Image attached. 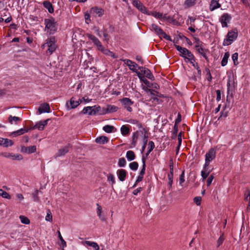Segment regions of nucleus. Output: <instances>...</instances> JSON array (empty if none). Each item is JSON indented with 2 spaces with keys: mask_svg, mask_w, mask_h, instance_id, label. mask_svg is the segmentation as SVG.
<instances>
[{
  "mask_svg": "<svg viewBox=\"0 0 250 250\" xmlns=\"http://www.w3.org/2000/svg\"><path fill=\"white\" fill-rule=\"evenodd\" d=\"M147 133L144 130L137 131L132 136V146L134 147L138 143H140L145 146L147 142Z\"/></svg>",
  "mask_w": 250,
  "mask_h": 250,
  "instance_id": "obj_1",
  "label": "nucleus"
},
{
  "mask_svg": "<svg viewBox=\"0 0 250 250\" xmlns=\"http://www.w3.org/2000/svg\"><path fill=\"white\" fill-rule=\"evenodd\" d=\"M42 47L44 49H46V54L47 56L51 55L57 48L56 41L55 37H51L48 38Z\"/></svg>",
  "mask_w": 250,
  "mask_h": 250,
  "instance_id": "obj_2",
  "label": "nucleus"
},
{
  "mask_svg": "<svg viewBox=\"0 0 250 250\" xmlns=\"http://www.w3.org/2000/svg\"><path fill=\"white\" fill-rule=\"evenodd\" d=\"M238 35V31L236 28L229 31L223 41V45L228 46L232 44L237 39Z\"/></svg>",
  "mask_w": 250,
  "mask_h": 250,
  "instance_id": "obj_3",
  "label": "nucleus"
},
{
  "mask_svg": "<svg viewBox=\"0 0 250 250\" xmlns=\"http://www.w3.org/2000/svg\"><path fill=\"white\" fill-rule=\"evenodd\" d=\"M82 103V100L80 98L77 99L75 97H72L69 102L66 103V107L67 110L76 108Z\"/></svg>",
  "mask_w": 250,
  "mask_h": 250,
  "instance_id": "obj_4",
  "label": "nucleus"
},
{
  "mask_svg": "<svg viewBox=\"0 0 250 250\" xmlns=\"http://www.w3.org/2000/svg\"><path fill=\"white\" fill-rule=\"evenodd\" d=\"M150 29L154 31L160 37H163L167 40H170V37L167 35L157 25L155 24H152Z\"/></svg>",
  "mask_w": 250,
  "mask_h": 250,
  "instance_id": "obj_5",
  "label": "nucleus"
},
{
  "mask_svg": "<svg viewBox=\"0 0 250 250\" xmlns=\"http://www.w3.org/2000/svg\"><path fill=\"white\" fill-rule=\"evenodd\" d=\"M101 109V107L99 105H94L93 106H86L83 110V113L84 114H88V115H94L99 112Z\"/></svg>",
  "mask_w": 250,
  "mask_h": 250,
  "instance_id": "obj_6",
  "label": "nucleus"
},
{
  "mask_svg": "<svg viewBox=\"0 0 250 250\" xmlns=\"http://www.w3.org/2000/svg\"><path fill=\"white\" fill-rule=\"evenodd\" d=\"M45 28L51 32H54L57 30V23L53 18L45 19L44 20Z\"/></svg>",
  "mask_w": 250,
  "mask_h": 250,
  "instance_id": "obj_7",
  "label": "nucleus"
},
{
  "mask_svg": "<svg viewBox=\"0 0 250 250\" xmlns=\"http://www.w3.org/2000/svg\"><path fill=\"white\" fill-rule=\"evenodd\" d=\"M132 4L136 7L137 9L141 11L142 13L150 15L149 12L147 10L146 8L143 4V3L138 0H132Z\"/></svg>",
  "mask_w": 250,
  "mask_h": 250,
  "instance_id": "obj_8",
  "label": "nucleus"
},
{
  "mask_svg": "<svg viewBox=\"0 0 250 250\" xmlns=\"http://www.w3.org/2000/svg\"><path fill=\"white\" fill-rule=\"evenodd\" d=\"M120 102L124 107L126 109L127 111L130 112L132 111L131 106L133 104L134 102L129 98H124L120 100Z\"/></svg>",
  "mask_w": 250,
  "mask_h": 250,
  "instance_id": "obj_9",
  "label": "nucleus"
},
{
  "mask_svg": "<svg viewBox=\"0 0 250 250\" xmlns=\"http://www.w3.org/2000/svg\"><path fill=\"white\" fill-rule=\"evenodd\" d=\"M231 20V17L229 14L225 13L223 14L219 19V21L221 23L222 27L223 28L228 27V24L229 23Z\"/></svg>",
  "mask_w": 250,
  "mask_h": 250,
  "instance_id": "obj_10",
  "label": "nucleus"
},
{
  "mask_svg": "<svg viewBox=\"0 0 250 250\" xmlns=\"http://www.w3.org/2000/svg\"><path fill=\"white\" fill-rule=\"evenodd\" d=\"M90 14L94 17H102L104 14V10L101 8L96 6L92 7L90 10Z\"/></svg>",
  "mask_w": 250,
  "mask_h": 250,
  "instance_id": "obj_11",
  "label": "nucleus"
},
{
  "mask_svg": "<svg viewBox=\"0 0 250 250\" xmlns=\"http://www.w3.org/2000/svg\"><path fill=\"white\" fill-rule=\"evenodd\" d=\"M123 61L128 66L129 68L131 70L135 72H137V68L138 67V65L136 63L128 59L123 60Z\"/></svg>",
  "mask_w": 250,
  "mask_h": 250,
  "instance_id": "obj_12",
  "label": "nucleus"
},
{
  "mask_svg": "<svg viewBox=\"0 0 250 250\" xmlns=\"http://www.w3.org/2000/svg\"><path fill=\"white\" fill-rule=\"evenodd\" d=\"M118 107L117 106L111 104H108L103 108V114L110 113L116 112L118 110Z\"/></svg>",
  "mask_w": 250,
  "mask_h": 250,
  "instance_id": "obj_13",
  "label": "nucleus"
},
{
  "mask_svg": "<svg viewBox=\"0 0 250 250\" xmlns=\"http://www.w3.org/2000/svg\"><path fill=\"white\" fill-rule=\"evenodd\" d=\"M13 142L10 139L7 138H3L0 137V146L5 147H8L9 146H11L13 145Z\"/></svg>",
  "mask_w": 250,
  "mask_h": 250,
  "instance_id": "obj_14",
  "label": "nucleus"
},
{
  "mask_svg": "<svg viewBox=\"0 0 250 250\" xmlns=\"http://www.w3.org/2000/svg\"><path fill=\"white\" fill-rule=\"evenodd\" d=\"M39 114L42 113H50V108L48 104L44 103L42 104L38 109Z\"/></svg>",
  "mask_w": 250,
  "mask_h": 250,
  "instance_id": "obj_15",
  "label": "nucleus"
},
{
  "mask_svg": "<svg viewBox=\"0 0 250 250\" xmlns=\"http://www.w3.org/2000/svg\"><path fill=\"white\" fill-rule=\"evenodd\" d=\"M216 156V151L214 148H211L206 154L205 160L211 162L215 158Z\"/></svg>",
  "mask_w": 250,
  "mask_h": 250,
  "instance_id": "obj_16",
  "label": "nucleus"
},
{
  "mask_svg": "<svg viewBox=\"0 0 250 250\" xmlns=\"http://www.w3.org/2000/svg\"><path fill=\"white\" fill-rule=\"evenodd\" d=\"M28 131V129H24V128H21L17 131L11 132L9 134V136H10L11 137H16L18 136L22 135V134H24L25 133L27 132Z\"/></svg>",
  "mask_w": 250,
  "mask_h": 250,
  "instance_id": "obj_17",
  "label": "nucleus"
},
{
  "mask_svg": "<svg viewBox=\"0 0 250 250\" xmlns=\"http://www.w3.org/2000/svg\"><path fill=\"white\" fill-rule=\"evenodd\" d=\"M87 37L89 39L91 40L94 44L97 46L98 49L102 48V45L101 42L95 36L91 34H88L87 35Z\"/></svg>",
  "mask_w": 250,
  "mask_h": 250,
  "instance_id": "obj_18",
  "label": "nucleus"
},
{
  "mask_svg": "<svg viewBox=\"0 0 250 250\" xmlns=\"http://www.w3.org/2000/svg\"><path fill=\"white\" fill-rule=\"evenodd\" d=\"M195 47L196 48V50L197 51L201 54L204 58L205 59H207V56H206V49L204 48L202 45H200L199 44H196L195 46Z\"/></svg>",
  "mask_w": 250,
  "mask_h": 250,
  "instance_id": "obj_19",
  "label": "nucleus"
},
{
  "mask_svg": "<svg viewBox=\"0 0 250 250\" xmlns=\"http://www.w3.org/2000/svg\"><path fill=\"white\" fill-rule=\"evenodd\" d=\"M6 158H10L13 160H21L23 157L20 154L8 153L5 155Z\"/></svg>",
  "mask_w": 250,
  "mask_h": 250,
  "instance_id": "obj_20",
  "label": "nucleus"
},
{
  "mask_svg": "<svg viewBox=\"0 0 250 250\" xmlns=\"http://www.w3.org/2000/svg\"><path fill=\"white\" fill-rule=\"evenodd\" d=\"M175 46L177 51H178L180 52V55L182 57L184 58L185 57H186V54L187 53H188V50L186 48L182 47L178 45H175Z\"/></svg>",
  "mask_w": 250,
  "mask_h": 250,
  "instance_id": "obj_21",
  "label": "nucleus"
},
{
  "mask_svg": "<svg viewBox=\"0 0 250 250\" xmlns=\"http://www.w3.org/2000/svg\"><path fill=\"white\" fill-rule=\"evenodd\" d=\"M117 174L120 181L123 182L125 180L126 176V172L125 169H121L118 170L117 172Z\"/></svg>",
  "mask_w": 250,
  "mask_h": 250,
  "instance_id": "obj_22",
  "label": "nucleus"
},
{
  "mask_svg": "<svg viewBox=\"0 0 250 250\" xmlns=\"http://www.w3.org/2000/svg\"><path fill=\"white\" fill-rule=\"evenodd\" d=\"M221 6V4L218 2V0H211L209 5V9L210 11H213Z\"/></svg>",
  "mask_w": 250,
  "mask_h": 250,
  "instance_id": "obj_23",
  "label": "nucleus"
},
{
  "mask_svg": "<svg viewBox=\"0 0 250 250\" xmlns=\"http://www.w3.org/2000/svg\"><path fill=\"white\" fill-rule=\"evenodd\" d=\"M141 71L143 73V74L149 79L151 80H154V77L153 76L152 74L150 72V71L146 68H142V70Z\"/></svg>",
  "mask_w": 250,
  "mask_h": 250,
  "instance_id": "obj_24",
  "label": "nucleus"
},
{
  "mask_svg": "<svg viewBox=\"0 0 250 250\" xmlns=\"http://www.w3.org/2000/svg\"><path fill=\"white\" fill-rule=\"evenodd\" d=\"M70 147V145L68 144L65 146L63 147L62 148L60 149L58 151L57 156H61L65 154L69 151Z\"/></svg>",
  "mask_w": 250,
  "mask_h": 250,
  "instance_id": "obj_25",
  "label": "nucleus"
},
{
  "mask_svg": "<svg viewBox=\"0 0 250 250\" xmlns=\"http://www.w3.org/2000/svg\"><path fill=\"white\" fill-rule=\"evenodd\" d=\"M48 121L49 119H47L44 121H40L36 124L35 126L39 130H42L44 129V127L47 125Z\"/></svg>",
  "mask_w": 250,
  "mask_h": 250,
  "instance_id": "obj_26",
  "label": "nucleus"
},
{
  "mask_svg": "<svg viewBox=\"0 0 250 250\" xmlns=\"http://www.w3.org/2000/svg\"><path fill=\"white\" fill-rule=\"evenodd\" d=\"M97 213L99 218L102 221H105V217L102 214V208L98 203L96 204Z\"/></svg>",
  "mask_w": 250,
  "mask_h": 250,
  "instance_id": "obj_27",
  "label": "nucleus"
},
{
  "mask_svg": "<svg viewBox=\"0 0 250 250\" xmlns=\"http://www.w3.org/2000/svg\"><path fill=\"white\" fill-rule=\"evenodd\" d=\"M108 141V139L106 136H102L97 138L95 140V142L97 143L100 144H104L106 143Z\"/></svg>",
  "mask_w": 250,
  "mask_h": 250,
  "instance_id": "obj_28",
  "label": "nucleus"
},
{
  "mask_svg": "<svg viewBox=\"0 0 250 250\" xmlns=\"http://www.w3.org/2000/svg\"><path fill=\"white\" fill-rule=\"evenodd\" d=\"M43 6L48 10L50 13H52L54 12V9L52 4L48 1H45L43 3Z\"/></svg>",
  "mask_w": 250,
  "mask_h": 250,
  "instance_id": "obj_29",
  "label": "nucleus"
},
{
  "mask_svg": "<svg viewBox=\"0 0 250 250\" xmlns=\"http://www.w3.org/2000/svg\"><path fill=\"white\" fill-rule=\"evenodd\" d=\"M99 50L101 51L104 54L106 55L109 56L113 58H117V56L113 52H111L110 51H109L108 49H104L103 47V46H102V48L99 49Z\"/></svg>",
  "mask_w": 250,
  "mask_h": 250,
  "instance_id": "obj_30",
  "label": "nucleus"
},
{
  "mask_svg": "<svg viewBox=\"0 0 250 250\" xmlns=\"http://www.w3.org/2000/svg\"><path fill=\"white\" fill-rule=\"evenodd\" d=\"M126 157L128 161H131L135 159V155L134 152L131 150H128L126 153Z\"/></svg>",
  "mask_w": 250,
  "mask_h": 250,
  "instance_id": "obj_31",
  "label": "nucleus"
},
{
  "mask_svg": "<svg viewBox=\"0 0 250 250\" xmlns=\"http://www.w3.org/2000/svg\"><path fill=\"white\" fill-rule=\"evenodd\" d=\"M229 57V53L228 52L225 53V54L223 57L221 61V65L223 66H225L227 64L228 59Z\"/></svg>",
  "mask_w": 250,
  "mask_h": 250,
  "instance_id": "obj_32",
  "label": "nucleus"
},
{
  "mask_svg": "<svg viewBox=\"0 0 250 250\" xmlns=\"http://www.w3.org/2000/svg\"><path fill=\"white\" fill-rule=\"evenodd\" d=\"M212 170H206L203 169L201 172V175L203 179V181H204L208 176L210 172H211Z\"/></svg>",
  "mask_w": 250,
  "mask_h": 250,
  "instance_id": "obj_33",
  "label": "nucleus"
},
{
  "mask_svg": "<svg viewBox=\"0 0 250 250\" xmlns=\"http://www.w3.org/2000/svg\"><path fill=\"white\" fill-rule=\"evenodd\" d=\"M19 218L21 223L26 225L30 224V220L27 217L23 215H21Z\"/></svg>",
  "mask_w": 250,
  "mask_h": 250,
  "instance_id": "obj_34",
  "label": "nucleus"
},
{
  "mask_svg": "<svg viewBox=\"0 0 250 250\" xmlns=\"http://www.w3.org/2000/svg\"><path fill=\"white\" fill-rule=\"evenodd\" d=\"M121 132L123 135H126L129 133V129L127 126L123 125L121 127Z\"/></svg>",
  "mask_w": 250,
  "mask_h": 250,
  "instance_id": "obj_35",
  "label": "nucleus"
},
{
  "mask_svg": "<svg viewBox=\"0 0 250 250\" xmlns=\"http://www.w3.org/2000/svg\"><path fill=\"white\" fill-rule=\"evenodd\" d=\"M114 127L113 126L106 125L103 127V130L107 133H111L113 131Z\"/></svg>",
  "mask_w": 250,
  "mask_h": 250,
  "instance_id": "obj_36",
  "label": "nucleus"
},
{
  "mask_svg": "<svg viewBox=\"0 0 250 250\" xmlns=\"http://www.w3.org/2000/svg\"><path fill=\"white\" fill-rule=\"evenodd\" d=\"M20 120V119L18 117L12 116L11 115L9 117V121L12 124L13 123L17 124V122Z\"/></svg>",
  "mask_w": 250,
  "mask_h": 250,
  "instance_id": "obj_37",
  "label": "nucleus"
},
{
  "mask_svg": "<svg viewBox=\"0 0 250 250\" xmlns=\"http://www.w3.org/2000/svg\"><path fill=\"white\" fill-rule=\"evenodd\" d=\"M138 76L139 77V78L140 79V80L142 81L145 84H146L147 86H150V83L148 81H147L145 78V77L143 76L140 73H138Z\"/></svg>",
  "mask_w": 250,
  "mask_h": 250,
  "instance_id": "obj_38",
  "label": "nucleus"
},
{
  "mask_svg": "<svg viewBox=\"0 0 250 250\" xmlns=\"http://www.w3.org/2000/svg\"><path fill=\"white\" fill-rule=\"evenodd\" d=\"M187 62H189L190 64H192V65L195 68H196L198 71H200V69H199V67L198 65V63L197 62H195V58H194L193 59H192V60H190L188 61H187Z\"/></svg>",
  "mask_w": 250,
  "mask_h": 250,
  "instance_id": "obj_39",
  "label": "nucleus"
},
{
  "mask_svg": "<svg viewBox=\"0 0 250 250\" xmlns=\"http://www.w3.org/2000/svg\"><path fill=\"white\" fill-rule=\"evenodd\" d=\"M195 3L194 0H186L184 3L185 5L187 7L193 6Z\"/></svg>",
  "mask_w": 250,
  "mask_h": 250,
  "instance_id": "obj_40",
  "label": "nucleus"
},
{
  "mask_svg": "<svg viewBox=\"0 0 250 250\" xmlns=\"http://www.w3.org/2000/svg\"><path fill=\"white\" fill-rule=\"evenodd\" d=\"M45 220L48 222L52 221V215L51 211L49 209L47 210V214L45 217Z\"/></svg>",
  "mask_w": 250,
  "mask_h": 250,
  "instance_id": "obj_41",
  "label": "nucleus"
},
{
  "mask_svg": "<svg viewBox=\"0 0 250 250\" xmlns=\"http://www.w3.org/2000/svg\"><path fill=\"white\" fill-rule=\"evenodd\" d=\"M37 148L35 146L27 147V154H31L36 151Z\"/></svg>",
  "mask_w": 250,
  "mask_h": 250,
  "instance_id": "obj_42",
  "label": "nucleus"
},
{
  "mask_svg": "<svg viewBox=\"0 0 250 250\" xmlns=\"http://www.w3.org/2000/svg\"><path fill=\"white\" fill-rule=\"evenodd\" d=\"M57 233H58V237H59V239L60 240V241H61L62 242V247L63 248L66 247V242L63 240L61 234V232L60 231H57Z\"/></svg>",
  "mask_w": 250,
  "mask_h": 250,
  "instance_id": "obj_43",
  "label": "nucleus"
},
{
  "mask_svg": "<svg viewBox=\"0 0 250 250\" xmlns=\"http://www.w3.org/2000/svg\"><path fill=\"white\" fill-rule=\"evenodd\" d=\"M129 167L131 169L133 170H136L138 167V164L136 162H133L129 164Z\"/></svg>",
  "mask_w": 250,
  "mask_h": 250,
  "instance_id": "obj_44",
  "label": "nucleus"
},
{
  "mask_svg": "<svg viewBox=\"0 0 250 250\" xmlns=\"http://www.w3.org/2000/svg\"><path fill=\"white\" fill-rule=\"evenodd\" d=\"M194 58V55L191 53L190 51L188 50V53L186 54V57L184 58L186 62H187L190 60H192Z\"/></svg>",
  "mask_w": 250,
  "mask_h": 250,
  "instance_id": "obj_45",
  "label": "nucleus"
},
{
  "mask_svg": "<svg viewBox=\"0 0 250 250\" xmlns=\"http://www.w3.org/2000/svg\"><path fill=\"white\" fill-rule=\"evenodd\" d=\"M225 238L224 235H220L217 241V247H219L224 242Z\"/></svg>",
  "mask_w": 250,
  "mask_h": 250,
  "instance_id": "obj_46",
  "label": "nucleus"
},
{
  "mask_svg": "<svg viewBox=\"0 0 250 250\" xmlns=\"http://www.w3.org/2000/svg\"><path fill=\"white\" fill-rule=\"evenodd\" d=\"M238 54L237 53H235L232 55V60L233 62V63L235 65H237L238 64Z\"/></svg>",
  "mask_w": 250,
  "mask_h": 250,
  "instance_id": "obj_47",
  "label": "nucleus"
},
{
  "mask_svg": "<svg viewBox=\"0 0 250 250\" xmlns=\"http://www.w3.org/2000/svg\"><path fill=\"white\" fill-rule=\"evenodd\" d=\"M155 147L154 143L152 141H149L148 144L147 149L148 153H150Z\"/></svg>",
  "mask_w": 250,
  "mask_h": 250,
  "instance_id": "obj_48",
  "label": "nucleus"
},
{
  "mask_svg": "<svg viewBox=\"0 0 250 250\" xmlns=\"http://www.w3.org/2000/svg\"><path fill=\"white\" fill-rule=\"evenodd\" d=\"M185 182V172L183 171L179 178V185L181 186H183V184Z\"/></svg>",
  "mask_w": 250,
  "mask_h": 250,
  "instance_id": "obj_49",
  "label": "nucleus"
},
{
  "mask_svg": "<svg viewBox=\"0 0 250 250\" xmlns=\"http://www.w3.org/2000/svg\"><path fill=\"white\" fill-rule=\"evenodd\" d=\"M126 161L124 158H120L118 162V165L120 167H124L126 165Z\"/></svg>",
  "mask_w": 250,
  "mask_h": 250,
  "instance_id": "obj_50",
  "label": "nucleus"
},
{
  "mask_svg": "<svg viewBox=\"0 0 250 250\" xmlns=\"http://www.w3.org/2000/svg\"><path fill=\"white\" fill-rule=\"evenodd\" d=\"M149 13H150V15H152L153 17H154L156 18H158V19H160L163 17V14L160 13L156 12H149Z\"/></svg>",
  "mask_w": 250,
  "mask_h": 250,
  "instance_id": "obj_51",
  "label": "nucleus"
},
{
  "mask_svg": "<svg viewBox=\"0 0 250 250\" xmlns=\"http://www.w3.org/2000/svg\"><path fill=\"white\" fill-rule=\"evenodd\" d=\"M0 196L3 198H5L7 199H11V196L9 195V194L3 190L1 193Z\"/></svg>",
  "mask_w": 250,
  "mask_h": 250,
  "instance_id": "obj_52",
  "label": "nucleus"
},
{
  "mask_svg": "<svg viewBox=\"0 0 250 250\" xmlns=\"http://www.w3.org/2000/svg\"><path fill=\"white\" fill-rule=\"evenodd\" d=\"M107 180L109 182H111V184L113 185L115 183V177L113 174H109L107 176Z\"/></svg>",
  "mask_w": 250,
  "mask_h": 250,
  "instance_id": "obj_53",
  "label": "nucleus"
},
{
  "mask_svg": "<svg viewBox=\"0 0 250 250\" xmlns=\"http://www.w3.org/2000/svg\"><path fill=\"white\" fill-rule=\"evenodd\" d=\"M201 197L200 196H197L194 198L193 201L197 206H200L201 202Z\"/></svg>",
  "mask_w": 250,
  "mask_h": 250,
  "instance_id": "obj_54",
  "label": "nucleus"
},
{
  "mask_svg": "<svg viewBox=\"0 0 250 250\" xmlns=\"http://www.w3.org/2000/svg\"><path fill=\"white\" fill-rule=\"evenodd\" d=\"M214 179V176L213 175H211L209 176L207 180V185L209 187L211 185L213 180Z\"/></svg>",
  "mask_w": 250,
  "mask_h": 250,
  "instance_id": "obj_55",
  "label": "nucleus"
},
{
  "mask_svg": "<svg viewBox=\"0 0 250 250\" xmlns=\"http://www.w3.org/2000/svg\"><path fill=\"white\" fill-rule=\"evenodd\" d=\"M81 100L82 102H83L85 104L88 103L92 101V99H89L88 97L86 96L83 97Z\"/></svg>",
  "mask_w": 250,
  "mask_h": 250,
  "instance_id": "obj_56",
  "label": "nucleus"
},
{
  "mask_svg": "<svg viewBox=\"0 0 250 250\" xmlns=\"http://www.w3.org/2000/svg\"><path fill=\"white\" fill-rule=\"evenodd\" d=\"M168 179L169 180L168 185L170 187L172 186L173 183V175L172 174H168Z\"/></svg>",
  "mask_w": 250,
  "mask_h": 250,
  "instance_id": "obj_57",
  "label": "nucleus"
},
{
  "mask_svg": "<svg viewBox=\"0 0 250 250\" xmlns=\"http://www.w3.org/2000/svg\"><path fill=\"white\" fill-rule=\"evenodd\" d=\"M210 163V162L205 160V163L204 165L203 169L210 170L208 168V166H209Z\"/></svg>",
  "mask_w": 250,
  "mask_h": 250,
  "instance_id": "obj_58",
  "label": "nucleus"
},
{
  "mask_svg": "<svg viewBox=\"0 0 250 250\" xmlns=\"http://www.w3.org/2000/svg\"><path fill=\"white\" fill-rule=\"evenodd\" d=\"M90 14H85V16H84V18H85V22L87 23H89L90 22Z\"/></svg>",
  "mask_w": 250,
  "mask_h": 250,
  "instance_id": "obj_59",
  "label": "nucleus"
},
{
  "mask_svg": "<svg viewBox=\"0 0 250 250\" xmlns=\"http://www.w3.org/2000/svg\"><path fill=\"white\" fill-rule=\"evenodd\" d=\"M16 196V198H17V199L18 200H19L20 201H22L24 199L23 195L21 193L17 194Z\"/></svg>",
  "mask_w": 250,
  "mask_h": 250,
  "instance_id": "obj_60",
  "label": "nucleus"
},
{
  "mask_svg": "<svg viewBox=\"0 0 250 250\" xmlns=\"http://www.w3.org/2000/svg\"><path fill=\"white\" fill-rule=\"evenodd\" d=\"M179 146H180L182 143V132H180L178 135Z\"/></svg>",
  "mask_w": 250,
  "mask_h": 250,
  "instance_id": "obj_61",
  "label": "nucleus"
},
{
  "mask_svg": "<svg viewBox=\"0 0 250 250\" xmlns=\"http://www.w3.org/2000/svg\"><path fill=\"white\" fill-rule=\"evenodd\" d=\"M38 191L36 190L35 192L33 194V197L34 201H38L39 200L38 197Z\"/></svg>",
  "mask_w": 250,
  "mask_h": 250,
  "instance_id": "obj_62",
  "label": "nucleus"
},
{
  "mask_svg": "<svg viewBox=\"0 0 250 250\" xmlns=\"http://www.w3.org/2000/svg\"><path fill=\"white\" fill-rule=\"evenodd\" d=\"M177 132H178V128H177V127L176 126V125H175L174 128L173 134V136H172V138L173 139L175 138L176 137Z\"/></svg>",
  "mask_w": 250,
  "mask_h": 250,
  "instance_id": "obj_63",
  "label": "nucleus"
},
{
  "mask_svg": "<svg viewBox=\"0 0 250 250\" xmlns=\"http://www.w3.org/2000/svg\"><path fill=\"white\" fill-rule=\"evenodd\" d=\"M91 247L94 248L95 250H99V246L96 242H93V244Z\"/></svg>",
  "mask_w": 250,
  "mask_h": 250,
  "instance_id": "obj_64",
  "label": "nucleus"
}]
</instances>
